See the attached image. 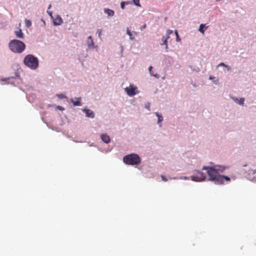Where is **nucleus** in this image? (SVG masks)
Here are the masks:
<instances>
[{"instance_id":"1","label":"nucleus","mask_w":256,"mask_h":256,"mask_svg":"<svg viewBox=\"0 0 256 256\" xmlns=\"http://www.w3.org/2000/svg\"><path fill=\"white\" fill-rule=\"evenodd\" d=\"M228 168V166L224 165L215 164L212 166H204L202 170L206 172L208 177L202 171L194 170L192 172L194 174L190 176V180L196 182L208 180L216 184H224V180L226 182L230 180L228 176L220 174Z\"/></svg>"},{"instance_id":"2","label":"nucleus","mask_w":256,"mask_h":256,"mask_svg":"<svg viewBox=\"0 0 256 256\" xmlns=\"http://www.w3.org/2000/svg\"><path fill=\"white\" fill-rule=\"evenodd\" d=\"M23 62L27 67L32 70H36L38 66L39 61L38 58L31 54L26 56Z\"/></svg>"},{"instance_id":"3","label":"nucleus","mask_w":256,"mask_h":256,"mask_svg":"<svg viewBox=\"0 0 256 256\" xmlns=\"http://www.w3.org/2000/svg\"><path fill=\"white\" fill-rule=\"evenodd\" d=\"M10 50L16 53H22L26 48L25 44L22 41L18 40H11L8 44Z\"/></svg>"},{"instance_id":"4","label":"nucleus","mask_w":256,"mask_h":256,"mask_svg":"<svg viewBox=\"0 0 256 256\" xmlns=\"http://www.w3.org/2000/svg\"><path fill=\"white\" fill-rule=\"evenodd\" d=\"M124 162L128 165H138L141 162V158L139 156L136 154H131L123 158Z\"/></svg>"},{"instance_id":"5","label":"nucleus","mask_w":256,"mask_h":256,"mask_svg":"<svg viewBox=\"0 0 256 256\" xmlns=\"http://www.w3.org/2000/svg\"><path fill=\"white\" fill-rule=\"evenodd\" d=\"M243 170L245 172V176L248 180L256 182V170L248 168V170L244 169Z\"/></svg>"},{"instance_id":"6","label":"nucleus","mask_w":256,"mask_h":256,"mask_svg":"<svg viewBox=\"0 0 256 256\" xmlns=\"http://www.w3.org/2000/svg\"><path fill=\"white\" fill-rule=\"evenodd\" d=\"M124 91L130 96H134L139 92L137 87L134 84H130L129 86L126 87Z\"/></svg>"},{"instance_id":"7","label":"nucleus","mask_w":256,"mask_h":256,"mask_svg":"<svg viewBox=\"0 0 256 256\" xmlns=\"http://www.w3.org/2000/svg\"><path fill=\"white\" fill-rule=\"evenodd\" d=\"M86 44L88 46V48L94 49L97 47L96 46L94 45L93 38L92 36H89L86 41Z\"/></svg>"},{"instance_id":"8","label":"nucleus","mask_w":256,"mask_h":256,"mask_svg":"<svg viewBox=\"0 0 256 256\" xmlns=\"http://www.w3.org/2000/svg\"><path fill=\"white\" fill-rule=\"evenodd\" d=\"M82 111L85 112L86 117L93 118L95 116L94 112L86 108H84L82 109Z\"/></svg>"},{"instance_id":"9","label":"nucleus","mask_w":256,"mask_h":256,"mask_svg":"<svg viewBox=\"0 0 256 256\" xmlns=\"http://www.w3.org/2000/svg\"><path fill=\"white\" fill-rule=\"evenodd\" d=\"M154 114L158 117L157 124L160 128L162 127V122L164 120V118L162 114L158 112H155Z\"/></svg>"},{"instance_id":"10","label":"nucleus","mask_w":256,"mask_h":256,"mask_svg":"<svg viewBox=\"0 0 256 256\" xmlns=\"http://www.w3.org/2000/svg\"><path fill=\"white\" fill-rule=\"evenodd\" d=\"M52 20H53V24L54 26H60L63 22L62 18L59 15H57L56 18H54V19H52Z\"/></svg>"},{"instance_id":"11","label":"nucleus","mask_w":256,"mask_h":256,"mask_svg":"<svg viewBox=\"0 0 256 256\" xmlns=\"http://www.w3.org/2000/svg\"><path fill=\"white\" fill-rule=\"evenodd\" d=\"M230 98L236 103L238 104L240 106H243L244 104V98H240L235 97V96H231Z\"/></svg>"},{"instance_id":"12","label":"nucleus","mask_w":256,"mask_h":256,"mask_svg":"<svg viewBox=\"0 0 256 256\" xmlns=\"http://www.w3.org/2000/svg\"><path fill=\"white\" fill-rule=\"evenodd\" d=\"M100 138L106 144H108L110 142V137L106 134H102Z\"/></svg>"},{"instance_id":"13","label":"nucleus","mask_w":256,"mask_h":256,"mask_svg":"<svg viewBox=\"0 0 256 256\" xmlns=\"http://www.w3.org/2000/svg\"><path fill=\"white\" fill-rule=\"evenodd\" d=\"M104 12L105 14H107L108 18V17H112L114 16V10L108 8H105L104 9Z\"/></svg>"},{"instance_id":"14","label":"nucleus","mask_w":256,"mask_h":256,"mask_svg":"<svg viewBox=\"0 0 256 256\" xmlns=\"http://www.w3.org/2000/svg\"><path fill=\"white\" fill-rule=\"evenodd\" d=\"M75 99L76 100H74V98H71L70 101L73 104L74 106H80V100H81V98H75Z\"/></svg>"},{"instance_id":"15","label":"nucleus","mask_w":256,"mask_h":256,"mask_svg":"<svg viewBox=\"0 0 256 256\" xmlns=\"http://www.w3.org/2000/svg\"><path fill=\"white\" fill-rule=\"evenodd\" d=\"M14 33L17 38H24V34L22 32L21 29H18L14 32Z\"/></svg>"},{"instance_id":"16","label":"nucleus","mask_w":256,"mask_h":256,"mask_svg":"<svg viewBox=\"0 0 256 256\" xmlns=\"http://www.w3.org/2000/svg\"><path fill=\"white\" fill-rule=\"evenodd\" d=\"M208 26H206V24H200L198 31L204 34Z\"/></svg>"},{"instance_id":"17","label":"nucleus","mask_w":256,"mask_h":256,"mask_svg":"<svg viewBox=\"0 0 256 256\" xmlns=\"http://www.w3.org/2000/svg\"><path fill=\"white\" fill-rule=\"evenodd\" d=\"M126 34L128 35L130 40H134V36L133 34L129 30L128 28H126Z\"/></svg>"},{"instance_id":"18","label":"nucleus","mask_w":256,"mask_h":256,"mask_svg":"<svg viewBox=\"0 0 256 256\" xmlns=\"http://www.w3.org/2000/svg\"><path fill=\"white\" fill-rule=\"evenodd\" d=\"M170 38V36H163L162 38V40L163 42L161 45H166L168 44V39Z\"/></svg>"},{"instance_id":"19","label":"nucleus","mask_w":256,"mask_h":256,"mask_svg":"<svg viewBox=\"0 0 256 256\" xmlns=\"http://www.w3.org/2000/svg\"><path fill=\"white\" fill-rule=\"evenodd\" d=\"M24 22H25L26 26L27 28H30L32 26V22L30 20L26 18V19H25Z\"/></svg>"},{"instance_id":"20","label":"nucleus","mask_w":256,"mask_h":256,"mask_svg":"<svg viewBox=\"0 0 256 256\" xmlns=\"http://www.w3.org/2000/svg\"><path fill=\"white\" fill-rule=\"evenodd\" d=\"M132 2H134V4L136 6H140V0H132Z\"/></svg>"},{"instance_id":"21","label":"nucleus","mask_w":256,"mask_h":256,"mask_svg":"<svg viewBox=\"0 0 256 256\" xmlns=\"http://www.w3.org/2000/svg\"><path fill=\"white\" fill-rule=\"evenodd\" d=\"M57 96L60 99H63V98H66V95L63 94H58L57 95Z\"/></svg>"},{"instance_id":"22","label":"nucleus","mask_w":256,"mask_h":256,"mask_svg":"<svg viewBox=\"0 0 256 256\" xmlns=\"http://www.w3.org/2000/svg\"><path fill=\"white\" fill-rule=\"evenodd\" d=\"M150 102H148L147 103H146L145 104L144 108L146 109H147L148 110H150Z\"/></svg>"},{"instance_id":"23","label":"nucleus","mask_w":256,"mask_h":256,"mask_svg":"<svg viewBox=\"0 0 256 256\" xmlns=\"http://www.w3.org/2000/svg\"><path fill=\"white\" fill-rule=\"evenodd\" d=\"M190 178V177L182 176L180 177V180H189Z\"/></svg>"},{"instance_id":"24","label":"nucleus","mask_w":256,"mask_h":256,"mask_svg":"<svg viewBox=\"0 0 256 256\" xmlns=\"http://www.w3.org/2000/svg\"><path fill=\"white\" fill-rule=\"evenodd\" d=\"M175 34H176V42L180 41V38L179 37V36H178V32L177 30L175 31Z\"/></svg>"},{"instance_id":"25","label":"nucleus","mask_w":256,"mask_h":256,"mask_svg":"<svg viewBox=\"0 0 256 256\" xmlns=\"http://www.w3.org/2000/svg\"><path fill=\"white\" fill-rule=\"evenodd\" d=\"M96 33L98 34V37L100 38L102 33V30L101 29H98L97 30Z\"/></svg>"},{"instance_id":"26","label":"nucleus","mask_w":256,"mask_h":256,"mask_svg":"<svg viewBox=\"0 0 256 256\" xmlns=\"http://www.w3.org/2000/svg\"><path fill=\"white\" fill-rule=\"evenodd\" d=\"M173 32V31L170 30H166V36H170V34H172Z\"/></svg>"},{"instance_id":"27","label":"nucleus","mask_w":256,"mask_h":256,"mask_svg":"<svg viewBox=\"0 0 256 256\" xmlns=\"http://www.w3.org/2000/svg\"><path fill=\"white\" fill-rule=\"evenodd\" d=\"M47 12L48 14V15L50 16V18L52 19H54V17L52 16V12H51V11H49L48 10L47 11Z\"/></svg>"},{"instance_id":"28","label":"nucleus","mask_w":256,"mask_h":256,"mask_svg":"<svg viewBox=\"0 0 256 256\" xmlns=\"http://www.w3.org/2000/svg\"><path fill=\"white\" fill-rule=\"evenodd\" d=\"M150 76H153L157 78H160V75L158 74H152V73H150Z\"/></svg>"},{"instance_id":"29","label":"nucleus","mask_w":256,"mask_h":256,"mask_svg":"<svg viewBox=\"0 0 256 256\" xmlns=\"http://www.w3.org/2000/svg\"><path fill=\"white\" fill-rule=\"evenodd\" d=\"M125 4L124 2H121L120 3V8H122V9H124V6H125Z\"/></svg>"},{"instance_id":"30","label":"nucleus","mask_w":256,"mask_h":256,"mask_svg":"<svg viewBox=\"0 0 256 256\" xmlns=\"http://www.w3.org/2000/svg\"><path fill=\"white\" fill-rule=\"evenodd\" d=\"M161 178H162V180L164 182H167L168 180V178L164 176H162Z\"/></svg>"},{"instance_id":"31","label":"nucleus","mask_w":256,"mask_h":256,"mask_svg":"<svg viewBox=\"0 0 256 256\" xmlns=\"http://www.w3.org/2000/svg\"><path fill=\"white\" fill-rule=\"evenodd\" d=\"M56 108L60 110H64V108L62 106H56Z\"/></svg>"},{"instance_id":"32","label":"nucleus","mask_w":256,"mask_h":256,"mask_svg":"<svg viewBox=\"0 0 256 256\" xmlns=\"http://www.w3.org/2000/svg\"><path fill=\"white\" fill-rule=\"evenodd\" d=\"M226 64H224V62H221V63H220V64H218V67H219V66H224H224H226Z\"/></svg>"},{"instance_id":"33","label":"nucleus","mask_w":256,"mask_h":256,"mask_svg":"<svg viewBox=\"0 0 256 256\" xmlns=\"http://www.w3.org/2000/svg\"><path fill=\"white\" fill-rule=\"evenodd\" d=\"M213 82L216 84H218L219 82V80L218 79H216V80H215L213 81Z\"/></svg>"},{"instance_id":"34","label":"nucleus","mask_w":256,"mask_h":256,"mask_svg":"<svg viewBox=\"0 0 256 256\" xmlns=\"http://www.w3.org/2000/svg\"><path fill=\"white\" fill-rule=\"evenodd\" d=\"M226 68H227L228 70H230V68L229 66L226 64L224 66Z\"/></svg>"},{"instance_id":"35","label":"nucleus","mask_w":256,"mask_h":256,"mask_svg":"<svg viewBox=\"0 0 256 256\" xmlns=\"http://www.w3.org/2000/svg\"><path fill=\"white\" fill-rule=\"evenodd\" d=\"M152 66H150L149 68H148V71L150 72V73H152Z\"/></svg>"},{"instance_id":"36","label":"nucleus","mask_w":256,"mask_h":256,"mask_svg":"<svg viewBox=\"0 0 256 256\" xmlns=\"http://www.w3.org/2000/svg\"><path fill=\"white\" fill-rule=\"evenodd\" d=\"M88 144H89L90 146H96V145H95V144L94 143L88 142Z\"/></svg>"},{"instance_id":"37","label":"nucleus","mask_w":256,"mask_h":256,"mask_svg":"<svg viewBox=\"0 0 256 256\" xmlns=\"http://www.w3.org/2000/svg\"><path fill=\"white\" fill-rule=\"evenodd\" d=\"M170 178L173 179V180H180V177Z\"/></svg>"},{"instance_id":"38","label":"nucleus","mask_w":256,"mask_h":256,"mask_svg":"<svg viewBox=\"0 0 256 256\" xmlns=\"http://www.w3.org/2000/svg\"><path fill=\"white\" fill-rule=\"evenodd\" d=\"M120 48H121L120 53L122 54V52H123V51H124V46H120Z\"/></svg>"},{"instance_id":"39","label":"nucleus","mask_w":256,"mask_h":256,"mask_svg":"<svg viewBox=\"0 0 256 256\" xmlns=\"http://www.w3.org/2000/svg\"><path fill=\"white\" fill-rule=\"evenodd\" d=\"M214 78H214V76H210V77H209V80H214Z\"/></svg>"},{"instance_id":"40","label":"nucleus","mask_w":256,"mask_h":256,"mask_svg":"<svg viewBox=\"0 0 256 256\" xmlns=\"http://www.w3.org/2000/svg\"><path fill=\"white\" fill-rule=\"evenodd\" d=\"M124 2L125 4H128L132 3L130 1Z\"/></svg>"},{"instance_id":"41","label":"nucleus","mask_w":256,"mask_h":256,"mask_svg":"<svg viewBox=\"0 0 256 256\" xmlns=\"http://www.w3.org/2000/svg\"><path fill=\"white\" fill-rule=\"evenodd\" d=\"M165 49H166V50L167 52L168 51V44L166 45Z\"/></svg>"},{"instance_id":"42","label":"nucleus","mask_w":256,"mask_h":256,"mask_svg":"<svg viewBox=\"0 0 256 256\" xmlns=\"http://www.w3.org/2000/svg\"><path fill=\"white\" fill-rule=\"evenodd\" d=\"M42 20V22H43V24H44V26H46V22H45V21H44V20Z\"/></svg>"},{"instance_id":"43","label":"nucleus","mask_w":256,"mask_h":256,"mask_svg":"<svg viewBox=\"0 0 256 256\" xmlns=\"http://www.w3.org/2000/svg\"><path fill=\"white\" fill-rule=\"evenodd\" d=\"M52 7V5L51 4H49L48 6V10L50 9Z\"/></svg>"},{"instance_id":"44","label":"nucleus","mask_w":256,"mask_h":256,"mask_svg":"<svg viewBox=\"0 0 256 256\" xmlns=\"http://www.w3.org/2000/svg\"><path fill=\"white\" fill-rule=\"evenodd\" d=\"M146 24H144V26H143L142 28H146Z\"/></svg>"},{"instance_id":"45","label":"nucleus","mask_w":256,"mask_h":256,"mask_svg":"<svg viewBox=\"0 0 256 256\" xmlns=\"http://www.w3.org/2000/svg\"><path fill=\"white\" fill-rule=\"evenodd\" d=\"M243 166H244V167H246V166H247V164H245V165H244Z\"/></svg>"},{"instance_id":"46","label":"nucleus","mask_w":256,"mask_h":256,"mask_svg":"<svg viewBox=\"0 0 256 256\" xmlns=\"http://www.w3.org/2000/svg\"><path fill=\"white\" fill-rule=\"evenodd\" d=\"M220 0H216V2H220Z\"/></svg>"},{"instance_id":"47","label":"nucleus","mask_w":256,"mask_h":256,"mask_svg":"<svg viewBox=\"0 0 256 256\" xmlns=\"http://www.w3.org/2000/svg\"><path fill=\"white\" fill-rule=\"evenodd\" d=\"M134 36L136 35V33L135 32H134Z\"/></svg>"}]
</instances>
